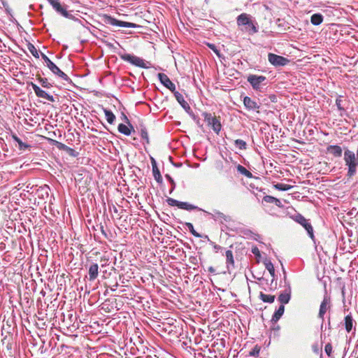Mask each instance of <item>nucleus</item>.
I'll return each mask as SVG.
<instances>
[{
  "label": "nucleus",
  "mask_w": 358,
  "mask_h": 358,
  "mask_svg": "<svg viewBox=\"0 0 358 358\" xmlns=\"http://www.w3.org/2000/svg\"><path fill=\"white\" fill-rule=\"evenodd\" d=\"M344 161L345 165L348 166L347 176L352 178L355 176L357 171L356 157L355 153L347 149L344 152Z\"/></svg>",
  "instance_id": "1"
},
{
  "label": "nucleus",
  "mask_w": 358,
  "mask_h": 358,
  "mask_svg": "<svg viewBox=\"0 0 358 358\" xmlns=\"http://www.w3.org/2000/svg\"><path fill=\"white\" fill-rule=\"evenodd\" d=\"M237 24L239 27L244 26L245 30L250 34H254L258 31L250 15L247 13H243L238 16Z\"/></svg>",
  "instance_id": "2"
},
{
  "label": "nucleus",
  "mask_w": 358,
  "mask_h": 358,
  "mask_svg": "<svg viewBox=\"0 0 358 358\" xmlns=\"http://www.w3.org/2000/svg\"><path fill=\"white\" fill-rule=\"evenodd\" d=\"M202 116L208 126L210 127L218 134L222 129L220 117H216L214 113L207 112L203 113Z\"/></svg>",
  "instance_id": "3"
},
{
  "label": "nucleus",
  "mask_w": 358,
  "mask_h": 358,
  "mask_svg": "<svg viewBox=\"0 0 358 358\" xmlns=\"http://www.w3.org/2000/svg\"><path fill=\"white\" fill-rule=\"evenodd\" d=\"M291 217L293 220H294L296 222L300 224L306 229L309 236L312 239L314 238L313 227H312L311 224L302 215L297 213L296 215H294L292 216Z\"/></svg>",
  "instance_id": "4"
},
{
  "label": "nucleus",
  "mask_w": 358,
  "mask_h": 358,
  "mask_svg": "<svg viewBox=\"0 0 358 358\" xmlns=\"http://www.w3.org/2000/svg\"><path fill=\"white\" fill-rule=\"evenodd\" d=\"M167 203L171 206H176L180 209H183L186 210H201V208L194 206L193 204L189 203L187 202L179 201L176 199L169 198L167 199Z\"/></svg>",
  "instance_id": "5"
},
{
  "label": "nucleus",
  "mask_w": 358,
  "mask_h": 358,
  "mask_svg": "<svg viewBox=\"0 0 358 358\" xmlns=\"http://www.w3.org/2000/svg\"><path fill=\"white\" fill-rule=\"evenodd\" d=\"M121 59L124 61L128 62L136 66L141 67L143 69H148V66L146 65L145 61L136 56L131 55L130 54H124L120 56Z\"/></svg>",
  "instance_id": "6"
},
{
  "label": "nucleus",
  "mask_w": 358,
  "mask_h": 358,
  "mask_svg": "<svg viewBox=\"0 0 358 358\" xmlns=\"http://www.w3.org/2000/svg\"><path fill=\"white\" fill-rule=\"evenodd\" d=\"M268 60L275 66H283L287 65L289 62L287 58L273 53H268Z\"/></svg>",
  "instance_id": "7"
},
{
  "label": "nucleus",
  "mask_w": 358,
  "mask_h": 358,
  "mask_svg": "<svg viewBox=\"0 0 358 358\" xmlns=\"http://www.w3.org/2000/svg\"><path fill=\"white\" fill-rule=\"evenodd\" d=\"M331 308V299L329 296H324L320 306V310L318 313V317L322 320L324 321V317L325 313Z\"/></svg>",
  "instance_id": "8"
},
{
  "label": "nucleus",
  "mask_w": 358,
  "mask_h": 358,
  "mask_svg": "<svg viewBox=\"0 0 358 358\" xmlns=\"http://www.w3.org/2000/svg\"><path fill=\"white\" fill-rule=\"evenodd\" d=\"M31 86L32 87L36 95L38 97L43 98L45 99H47L48 101L50 102H55V99L53 97V96L48 94L45 91L41 89L36 84L34 83H30Z\"/></svg>",
  "instance_id": "9"
},
{
  "label": "nucleus",
  "mask_w": 358,
  "mask_h": 358,
  "mask_svg": "<svg viewBox=\"0 0 358 358\" xmlns=\"http://www.w3.org/2000/svg\"><path fill=\"white\" fill-rule=\"evenodd\" d=\"M106 22L109 24L113 25V26H118V27H131V28H135L137 27V25L134 23L120 21V20H116L110 16H106Z\"/></svg>",
  "instance_id": "10"
},
{
  "label": "nucleus",
  "mask_w": 358,
  "mask_h": 358,
  "mask_svg": "<svg viewBox=\"0 0 358 358\" xmlns=\"http://www.w3.org/2000/svg\"><path fill=\"white\" fill-rule=\"evenodd\" d=\"M48 1L58 13L66 18L70 17L71 15L66 8L61 5L59 0H48Z\"/></svg>",
  "instance_id": "11"
},
{
  "label": "nucleus",
  "mask_w": 358,
  "mask_h": 358,
  "mask_svg": "<svg viewBox=\"0 0 358 358\" xmlns=\"http://www.w3.org/2000/svg\"><path fill=\"white\" fill-rule=\"evenodd\" d=\"M247 80L254 89L257 90L260 88V85L262 83L266 80V77L263 76L250 75Z\"/></svg>",
  "instance_id": "12"
},
{
  "label": "nucleus",
  "mask_w": 358,
  "mask_h": 358,
  "mask_svg": "<svg viewBox=\"0 0 358 358\" xmlns=\"http://www.w3.org/2000/svg\"><path fill=\"white\" fill-rule=\"evenodd\" d=\"M158 78L160 82L172 92L176 91L175 84L169 79V78L163 73H158Z\"/></svg>",
  "instance_id": "13"
},
{
  "label": "nucleus",
  "mask_w": 358,
  "mask_h": 358,
  "mask_svg": "<svg viewBox=\"0 0 358 358\" xmlns=\"http://www.w3.org/2000/svg\"><path fill=\"white\" fill-rule=\"evenodd\" d=\"M47 66L54 74L57 75L62 80L66 81L69 80V76L62 70H60V69L52 62H51Z\"/></svg>",
  "instance_id": "14"
},
{
  "label": "nucleus",
  "mask_w": 358,
  "mask_h": 358,
  "mask_svg": "<svg viewBox=\"0 0 358 358\" xmlns=\"http://www.w3.org/2000/svg\"><path fill=\"white\" fill-rule=\"evenodd\" d=\"M243 104L244 106L248 110H254L257 111V113H259V104L252 100L249 96H245L243 99Z\"/></svg>",
  "instance_id": "15"
},
{
  "label": "nucleus",
  "mask_w": 358,
  "mask_h": 358,
  "mask_svg": "<svg viewBox=\"0 0 358 358\" xmlns=\"http://www.w3.org/2000/svg\"><path fill=\"white\" fill-rule=\"evenodd\" d=\"M89 273V280L90 281L94 280L97 277L99 274V266L97 264H92L89 267L88 270Z\"/></svg>",
  "instance_id": "16"
},
{
  "label": "nucleus",
  "mask_w": 358,
  "mask_h": 358,
  "mask_svg": "<svg viewBox=\"0 0 358 358\" xmlns=\"http://www.w3.org/2000/svg\"><path fill=\"white\" fill-rule=\"evenodd\" d=\"M291 298V288L288 287L283 293H281L278 296V301L281 305L287 304L289 303Z\"/></svg>",
  "instance_id": "17"
},
{
  "label": "nucleus",
  "mask_w": 358,
  "mask_h": 358,
  "mask_svg": "<svg viewBox=\"0 0 358 358\" xmlns=\"http://www.w3.org/2000/svg\"><path fill=\"white\" fill-rule=\"evenodd\" d=\"M173 93L176 100L181 105V106L186 110H190V106H189L188 103L185 100L182 94L176 90Z\"/></svg>",
  "instance_id": "18"
},
{
  "label": "nucleus",
  "mask_w": 358,
  "mask_h": 358,
  "mask_svg": "<svg viewBox=\"0 0 358 358\" xmlns=\"http://www.w3.org/2000/svg\"><path fill=\"white\" fill-rule=\"evenodd\" d=\"M327 150L336 157H340L342 155V148L339 145H329L327 147Z\"/></svg>",
  "instance_id": "19"
},
{
  "label": "nucleus",
  "mask_w": 358,
  "mask_h": 358,
  "mask_svg": "<svg viewBox=\"0 0 358 358\" xmlns=\"http://www.w3.org/2000/svg\"><path fill=\"white\" fill-rule=\"evenodd\" d=\"M263 201H265L266 203H274L276 206L279 208L282 207V204L280 199L270 195L264 196L263 197Z\"/></svg>",
  "instance_id": "20"
},
{
  "label": "nucleus",
  "mask_w": 358,
  "mask_h": 358,
  "mask_svg": "<svg viewBox=\"0 0 358 358\" xmlns=\"http://www.w3.org/2000/svg\"><path fill=\"white\" fill-rule=\"evenodd\" d=\"M285 312V306L284 305H280L278 309L274 313L272 316L271 322L273 323L277 322L280 318L282 316Z\"/></svg>",
  "instance_id": "21"
},
{
  "label": "nucleus",
  "mask_w": 358,
  "mask_h": 358,
  "mask_svg": "<svg viewBox=\"0 0 358 358\" xmlns=\"http://www.w3.org/2000/svg\"><path fill=\"white\" fill-rule=\"evenodd\" d=\"M353 327V319L350 315L345 317V330L349 333L352 331Z\"/></svg>",
  "instance_id": "22"
},
{
  "label": "nucleus",
  "mask_w": 358,
  "mask_h": 358,
  "mask_svg": "<svg viewBox=\"0 0 358 358\" xmlns=\"http://www.w3.org/2000/svg\"><path fill=\"white\" fill-rule=\"evenodd\" d=\"M117 129L119 132L126 136H129L131 133V130H133L132 129H131L129 125L127 126L124 124H120L118 125Z\"/></svg>",
  "instance_id": "23"
},
{
  "label": "nucleus",
  "mask_w": 358,
  "mask_h": 358,
  "mask_svg": "<svg viewBox=\"0 0 358 358\" xmlns=\"http://www.w3.org/2000/svg\"><path fill=\"white\" fill-rule=\"evenodd\" d=\"M225 255H226V263L227 264V266H231L234 267L235 262H234V255H233L232 251L230 250H227L225 252Z\"/></svg>",
  "instance_id": "24"
},
{
  "label": "nucleus",
  "mask_w": 358,
  "mask_h": 358,
  "mask_svg": "<svg viewBox=\"0 0 358 358\" xmlns=\"http://www.w3.org/2000/svg\"><path fill=\"white\" fill-rule=\"evenodd\" d=\"M275 296L271 294H266L263 292L259 293V299L265 303H273L275 300Z\"/></svg>",
  "instance_id": "25"
},
{
  "label": "nucleus",
  "mask_w": 358,
  "mask_h": 358,
  "mask_svg": "<svg viewBox=\"0 0 358 358\" xmlns=\"http://www.w3.org/2000/svg\"><path fill=\"white\" fill-rule=\"evenodd\" d=\"M323 21V16L320 13L313 14L310 17V22L314 25H319Z\"/></svg>",
  "instance_id": "26"
},
{
  "label": "nucleus",
  "mask_w": 358,
  "mask_h": 358,
  "mask_svg": "<svg viewBox=\"0 0 358 358\" xmlns=\"http://www.w3.org/2000/svg\"><path fill=\"white\" fill-rule=\"evenodd\" d=\"M140 133L141 138L144 140L147 144H150V141L148 136V132L147 131V129L142 124L141 125Z\"/></svg>",
  "instance_id": "27"
},
{
  "label": "nucleus",
  "mask_w": 358,
  "mask_h": 358,
  "mask_svg": "<svg viewBox=\"0 0 358 358\" xmlns=\"http://www.w3.org/2000/svg\"><path fill=\"white\" fill-rule=\"evenodd\" d=\"M273 188L280 191H287L291 189L293 186L287 184L277 183L273 185Z\"/></svg>",
  "instance_id": "28"
},
{
  "label": "nucleus",
  "mask_w": 358,
  "mask_h": 358,
  "mask_svg": "<svg viewBox=\"0 0 358 358\" xmlns=\"http://www.w3.org/2000/svg\"><path fill=\"white\" fill-rule=\"evenodd\" d=\"M237 171L241 173L242 175L246 176L248 178H251L252 177V174L250 171H249L246 168L243 166L242 165L238 164L237 166Z\"/></svg>",
  "instance_id": "29"
},
{
  "label": "nucleus",
  "mask_w": 358,
  "mask_h": 358,
  "mask_svg": "<svg viewBox=\"0 0 358 358\" xmlns=\"http://www.w3.org/2000/svg\"><path fill=\"white\" fill-rule=\"evenodd\" d=\"M106 120L109 124H113L115 120V115L109 110L103 109Z\"/></svg>",
  "instance_id": "30"
},
{
  "label": "nucleus",
  "mask_w": 358,
  "mask_h": 358,
  "mask_svg": "<svg viewBox=\"0 0 358 358\" xmlns=\"http://www.w3.org/2000/svg\"><path fill=\"white\" fill-rule=\"evenodd\" d=\"M12 138H13L14 141H15L18 145H19V148L20 150H25L26 148H29V145L23 143L20 138H19L15 134H13L12 135Z\"/></svg>",
  "instance_id": "31"
},
{
  "label": "nucleus",
  "mask_w": 358,
  "mask_h": 358,
  "mask_svg": "<svg viewBox=\"0 0 358 358\" xmlns=\"http://www.w3.org/2000/svg\"><path fill=\"white\" fill-rule=\"evenodd\" d=\"M265 267L272 276L273 279L275 278V268L273 264L269 261L265 262Z\"/></svg>",
  "instance_id": "32"
},
{
  "label": "nucleus",
  "mask_w": 358,
  "mask_h": 358,
  "mask_svg": "<svg viewBox=\"0 0 358 358\" xmlns=\"http://www.w3.org/2000/svg\"><path fill=\"white\" fill-rule=\"evenodd\" d=\"M152 173H153V176H154L155 179L158 182H160L162 181V177L161 176V173H160V171H159L158 167H154L152 169Z\"/></svg>",
  "instance_id": "33"
},
{
  "label": "nucleus",
  "mask_w": 358,
  "mask_h": 358,
  "mask_svg": "<svg viewBox=\"0 0 358 358\" xmlns=\"http://www.w3.org/2000/svg\"><path fill=\"white\" fill-rule=\"evenodd\" d=\"M27 47H28V50L32 54V55L34 57H35L36 58L39 57L38 51L37 50V49L35 48V46L32 43H29L27 45Z\"/></svg>",
  "instance_id": "34"
},
{
  "label": "nucleus",
  "mask_w": 358,
  "mask_h": 358,
  "mask_svg": "<svg viewBox=\"0 0 358 358\" xmlns=\"http://www.w3.org/2000/svg\"><path fill=\"white\" fill-rule=\"evenodd\" d=\"M185 225L188 227L190 233L195 237H197V238H200L201 236L200 234H199L198 232H196L194 228V226L192 223L190 222H186L185 223Z\"/></svg>",
  "instance_id": "35"
},
{
  "label": "nucleus",
  "mask_w": 358,
  "mask_h": 358,
  "mask_svg": "<svg viewBox=\"0 0 358 358\" xmlns=\"http://www.w3.org/2000/svg\"><path fill=\"white\" fill-rule=\"evenodd\" d=\"M42 87H45V88H50L52 87V84H50L48 79L45 78H38Z\"/></svg>",
  "instance_id": "36"
},
{
  "label": "nucleus",
  "mask_w": 358,
  "mask_h": 358,
  "mask_svg": "<svg viewBox=\"0 0 358 358\" xmlns=\"http://www.w3.org/2000/svg\"><path fill=\"white\" fill-rule=\"evenodd\" d=\"M235 144L241 150H245L247 147V144L245 141L241 139H236L235 141Z\"/></svg>",
  "instance_id": "37"
},
{
  "label": "nucleus",
  "mask_w": 358,
  "mask_h": 358,
  "mask_svg": "<svg viewBox=\"0 0 358 358\" xmlns=\"http://www.w3.org/2000/svg\"><path fill=\"white\" fill-rule=\"evenodd\" d=\"M260 352V347L255 345L254 348L249 352L250 356L257 357Z\"/></svg>",
  "instance_id": "38"
},
{
  "label": "nucleus",
  "mask_w": 358,
  "mask_h": 358,
  "mask_svg": "<svg viewBox=\"0 0 358 358\" xmlns=\"http://www.w3.org/2000/svg\"><path fill=\"white\" fill-rule=\"evenodd\" d=\"M332 350H333V348H332V345L330 343H327L325 347H324V350H325V352L327 353V355L329 356V357H331V353H332Z\"/></svg>",
  "instance_id": "39"
},
{
  "label": "nucleus",
  "mask_w": 358,
  "mask_h": 358,
  "mask_svg": "<svg viewBox=\"0 0 358 358\" xmlns=\"http://www.w3.org/2000/svg\"><path fill=\"white\" fill-rule=\"evenodd\" d=\"M52 144L56 145L59 149H61V150L64 149L66 147L64 144H63L57 141L52 140Z\"/></svg>",
  "instance_id": "40"
},
{
  "label": "nucleus",
  "mask_w": 358,
  "mask_h": 358,
  "mask_svg": "<svg viewBox=\"0 0 358 358\" xmlns=\"http://www.w3.org/2000/svg\"><path fill=\"white\" fill-rule=\"evenodd\" d=\"M41 57L44 62H45L46 65L48 66L52 61L49 59L48 56H46L45 54L41 53Z\"/></svg>",
  "instance_id": "41"
},
{
  "label": "nucleus",
  "mask_w": 358,
  "mask_h": 358,
  "mask_svg": "<svg viewBox=\"0 0 358 358\" xmlns=\"http://www.w3.org/2000/svg\"><path fill=\"white\" fill-rule=\"evenodd\" d=\"M252 252L257 257H260V251L257 247H254L252 248Z\"/></svg>",
  "instance_id": "42"
},
{
  "label": "nucleus",
  "mask_w": 358,
  "mask_h": 358,
  "mask_svg": "<svg viewBox=\"0 0 358 358\" xmlns=\"http://www.w3.org/2000/svg\"><path fill=\"white\" fill-rule=\"evenodd\" d=\"M213 245L215 252H218L222 250V246L217 245L215 243H213Z\"/></svg>",
  "instance_id": "43"
},
{
  "label": "nucleus",
  "mask_w": 358,
  "mask_h": 358,
  "mask_svg": "<svg viewBox=\"0 0 358 358\" xmlns=\"http://www.w3.org/2000/svg\"><path fill=\"white\" fill-rule=\"evenodd\" d=\"M219 216L222 218H223L225 221H229L230 220V217L229 216H227V215H225L224 214H223L222 213H218Z\"/></svg>",
  "instance_id": "44"
},
{
  "label": "nucleus",
  "mask_w": 358,
  "mask_h": 358,
  "mask_svg": "<svg viewBox=\"0 0 358 358\" xmlns=\"http://www.w3.org/2000/svg\"><path fill=\"white\" fill-rule=\"evenodd\" d=\"M122 117H123V119L124 120V121L129 125L131 129H134V127L130 124L129 119L124 113L122 114Z\"/></svg>",
  "instance_id": "45"
},
{
  "label": "nucleus",
  "mask_w": 358,
  "mask_h": 358,
  "mask_svg": "<svg viewBox=\"0 0 358 358\" xmlns=\"http://www.w3.org/2000/svg\"><path fill=\"white\" fill-rule=\"evenodd\" d=\"M336 106L339 110H342L343 108L341 106V99H336Z\"/></svg>",
  "instance_id": "46"
},
{
  "label": "nucleus",
  "mask_w": 358,
  "mask_h": 358,
  "mask_svg": "<svg viewBox=\"0 0 358 358\" xmlns=\"http://www.w3.org/2000/svg\"><path fill=\"white\" fill-rule=\"evenodd\" d=\"M150 160H151V164H152V169L154 167H157L155 159L153 157H151Z\"/></svg>",
  "instance_id": "47"
},
{
  "label": "nucleus",
  "mask_w": 358,
  "mask_h": 358,
  "mask_svg": "<svg viewBox=\"0 0 358 358\" xmlns=\"http://www.w3.org/2000/svg\"><path fill=\"white\" fill-rule=\"evenodd\" d=\"M208 271H209L210 272L213 273V272H214V271H215V269H214L213 267H210V268H208Z\"/></svg>",
  "instance_id": "48"
},
{
  "label": "nucleus",
  "mask_w": 358,
  "mask_h": 358,
  "mask_svg": "<svg viewBox=\"0 0 358 358\" xmlns=\"http://www.w3.org/2000/svg\"><path fill=\"white\" fill-rule=\"evenodd\" d=\"M107 304L106 303H103V306H102V309H104L106 310V308H105V306H106Z\"/></svg>",
  "instance_id": "49"
},
{
  "label": "nucleus",
  "mask_w": 358,
  "mask_h": 358,
  "mask_svg": "<svg viewBox=\"0 0 358 358\" xmlns=\"http://www.w3.org/2000/svg\"><path fill=\"white\" fill-rule=\"evenodd\" d=\"M208 46H209L211 49H213H213H214V48H215V45H210V44H209V45H208Z\"/></svg>",
  "instance_id": "50"
},
{
  "label": "nucleus",
  "mask_w": 358,
  "mask_h": 358,
  "mask_svg": "<svg viewBox=\"0 0 358 358\" xmlns=\"http://www.w3.org/2000/svg\"><path fill=\"white\" fill-rule=\"evenodd\" d=\"M357 165H358V162H357Z\"/></svg>",
  "instance_id": "51"
}]
</instances>
